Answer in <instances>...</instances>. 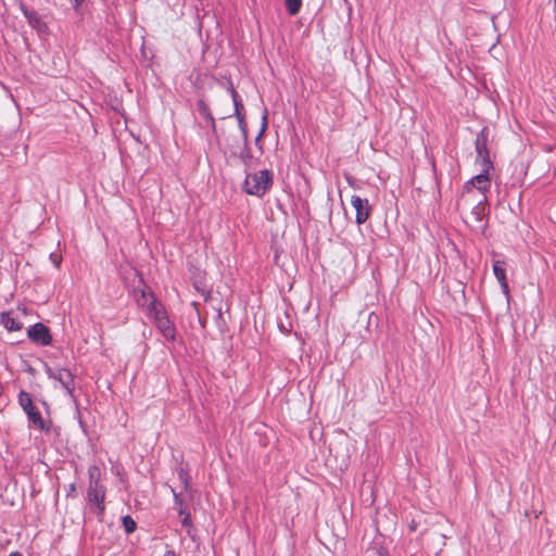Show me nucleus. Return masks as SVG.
Wrapping results in <instances>:
<instances>
[{
    "instance_id": "obj_1",
    "label": "nucleus",
    "mask_w": 556,
    "mask_h": 556,
    "mask_svg": "<svg viewBox=\"0 0 556 556\" xmlns=\"http://www.w3.org/2000/svg\"><path fill=\"white\" fill-rule=\"evenodd\" d=\"M105 495L106 488L101 483L100 468L97 465L89 466L86 500L99 521H102L105 513Z\"/></svg>"
},
{
    "instance_id": "obj_2",
    "label": "nucleus",
    "mask_w": 556,
    "mask_h": 556,
    "mask_svg": "<svg viewBox=\"0 0 556 556\" xmlns=\"http://www.w3.org/2000/svg\"><path fill=\"white\" fill-rule=\"evenodd\" d=\"M274 185V173L270 169H261L255 173H247L242 184V190L249 194L262 198Z\"/></svg>"
},
{
    "instance_id": "obj_3",
    "label": "nucleus",
    "mask_w": 556,
    "mask_h": 556,
    "mask_svg": "<svg viewBox=\"0 0 556 556\" xmlns=\"http://www.w3.org/2000/svg\"><path fill=\"white\" fill-rule=\"evenodd\" d=\"M17 403L26 415L29 427H34L45 433L50 432L52 425L51 420L48 422L45 421L41 413L34 404L31 395L27 391L20 390L17 394Z\"/></svg>"
},
{
    "instance_id": "obj_4",
    "label": "nucleus",
    "mask_w": 556,
    "mask_h": 556,
    "mask_svg": "<svg viewBox=\"0 0 556 556\" xmlns=\"http://www.w3.org/2000/svg\"><path fill=\"white\" fill-rule=\"evenodd\" d=\"M489 128L483 127L476 136L475 151H476V163L481 167L489 170L494 169V164L490 157V151L488 148L489 142Z\"/></svg>"
},
{
    "instance_id": "obj_5",
    "label": "nucleus",
    "mask_w": 556,
    "mask_h": 556,
    "mask_svg": "<svg viewBox=\"0 0 556 556\" xmlns=\"http://www.w3.org/2000/svg\"><path fill=\"white\" fill-rule=\"evenodd\" d=\"M26 332L27 338L38 346H49L53 343L50 328L41 321L30 325Z\"/></svg>"
},
{
    "instance_id": "obj_6",
    "label": "nucleus",
    "mask_w": 556,
    "mask_h": 556,
    "mask_svg": "<svg viewBox=\"0 0 556 556\" xmlns=\"http://www.w3.org/2000/svg\"><path fill=\"white\" fill-rule=\"evenodd\" d=\"M491 170L481 168V172L475 176H472L469 180H467L464 186V192H470L472 188H477L483 195L491 188Z\"/></svg>"
},
{
    "instance_id": "obj_7",
    "label": "nucleus",
    "mask_w": 556,
    "mask_h": 556,
    "mask_svg": "<svg viewBox=\"0 0 556 556\" xmlns=\"http://www.w3.org/2000/svg\"><path fill=\"white\" fill-rule=\"evenodd\" d=\"M351 205L355 210V223L358 226L365 224L368 220L372 210L368 199L353 194L351 197Z\"/></svg>"
},
{
    "instance_id": "obj_8",
    "label": "nucleus",
    "mask_w": 556,
    "mask_h": 556,
    "mask_svg": "<svg viewBox=\"0 0 556 556\" xmlns=\"http://www.w3.org/2000/svg\"><path fill=\"white\" fill-rule=\"evenodd\" d=\"M170 490L174 497V509L181 516V526L187 530V533L190 534V529L193 527L191 513L187 509L181 493L176 492L173 488H170Z\"/></svg>"
},
{
    "instance_id": "obj_9",
    "label": "nucleus",
    "mask_w": 556,
    "mask_h": 556,
    "mask_svg": "<svg viewBox=\"0 0 556 556\" xmlns=\"http://www.w3.org/2000/svg\"><path fill=\"white\" fill-rule=\"evenodd\" d=\"M489 214H490V208L486 204V197L483 195V199L478 201L471 210V216L473 217L475 222L477 223L476 228L482 233L488 228Z\"/></svg>"
},
{
    "instance_id": "obj_10",
    "label": "nucleus",
    "mask_w": 556,
    "mask_h": 556,
    "mask_svg": "<svg viewBox=\"0 0 556 556\" xmlns=\"http://www.w3.org/2000/svg\"><path fill=\"white\" fill-rule=\"evenodd\" d=\"M54 380L59 381L62 388L66 391V394L71 399H75L74 391H75V382H74V375L68 368H59L56 370V375L54 377Z\"/></svg>"
},
{
    "instance_id": "obj_11",
    "label": "nucleus",
    "mask_w": 556,
    "mask_h": 556,
    "mask_svg": "<svg viewBox=\"0 0 556 556\" xmlns=\"http://www.w3.org/2000/svg\"><path fill=\"white\" fill-rule=\"evenodd\" d=\"M154 325L165 340L172 342L176 340L177 330L168 314L155 321Z\"/></svg>"
},
{
    "instance_id": "obj_12",
    "label": "nucleus",
    "mask_w": 556,
    "mask_h": 556,
    "mask_svg": "<svg viewBox=\"0 0 556 556\" xmlns=\"http://www.w3.org/2000/svg\"><path fill=\"white\" fill-rule=\"evenodd\" d=\"M144 313L148 318L152 319L153 324L167 315L166 309L156 296H152V300L144 305Z\"/></svg>"
},
{
    "instance_id": "obj_13",
    "label": "nucleus",
    "mask_w": 556,
    "mask_h": 556,
    "mask_svg": "<svg viewBox=\"0 0 556 556\" xmlns=\"http://www.w3.org/2000/svg\"><path fill=\"white\" fill-rule=\"evenodd\" d=\"M232 157H237L245 166L250 167L253 161V153L250 142H242L241 147L232 148L230 151Z\"/></svg>"
},
{
    "instance_id": "obj_14",
    "label": "nucleus",
    "mask_w": 556,
    "mask_h": 556,
    "mask_svg": "<svg viewBox=\"0 0 556 556\" xmlns=\"http://www.w3.org/2000/svg\"><path fill=\"white\" fill-rule=\"evenodd\" d=\"M0 325L9 332L20 331L23 328V324L12 316L11 311L0 313Z\"/></svg>"
},
{
    "instance_id": "obj_15",
    "label": "nucleus",
    "mask_w": 556,
    "mask_h": 556,
    "mask_svg": "<svg viewBox=\"0 0 556 556\" xmlns=\"http://www.w3.org/2000/svg\"><path fill=\"white\" fill-rule=\"evenodd\" d=\"M267 128H268V111L266 108H264L263 114H262L261 127H260L258 134L256 135V137L254 139V144L257 147V149L261 152H263L262 139L264 138Z\"/></svg>"
},
{
    "instance_id": "obj_16",
    "label": "nucleus",
    "mask_w": 556,
    "mask_h": 556,
    "mask_svg": "<svg viewBox=\"0 0 556 556\" xmlns=\"http://www.w3.org/2000/svg\"><path fill=\"white\" fill-rule=\"evenodd\" d=\"M25 18L28 25L38 33H43L48 28L47 24L41 21V18L38 16V13L35 10H33L30 12V15H27Z\"/></svg>"
},
{
    "instance_id": "obj_17",
    "label": "nucleus",
    "mask_w": 556,
    "mask_h": 556,
    "mask_svg": "<svg viewBox=\"0 0 556 556\" xmlns=\"http://www.w3.org/2000/svg\"><path fill=\"white\" fill-rule=\"evenodd\" d=\"M233 116L236 118L245 117V110L239 93L232 90Z\"/></svg>"
},
{
    "instance_id": "obj_18",
    "label": "nucleus",
    "mask_w": 556,
    "mask_h": 556,
    "mask_svg": "<svg viewBox=\"0 0 556 556\" xmlns=\"http://www.w3.org/2000/svg\"><path fill=\"white\" fill-rule=\"evenodd\" d=\"M493 274L498 282L507 279L506 277V263L502 260H496L492 265Z\"/></svg>"
},
{
    "instance_id": "obj_19",
    "label": "nucleus",
    "mask_w": 556,
    "mask_h": 556,
    "mask_svg": "<svg viewBox=\"0 0 556 556\" xmlns=\"http://www.w3.org/2000/svg\"><path fill=\"white\" fill-rule=\"evenodd\" d=\"M140 283L143 285V288L139 289L138 292H139V296L137 299V303L138 305L140 306H144L147 305L146 302L149 300L151 301L152 300V296H155L154 293L149 290V288L146 286V282L143 280V278H140Z\"/></svg>"
},
{
    "instance_id": "obj_20",
    "label": "nucleus",
    "mask_w": 556,
    "mask_h": 556,
    "mask_svg": "<svg viewBox=\"0 0 556 556\" xmlns=\"http://www.w3.org/2000/svg\"><path fill=\"white\" fill-rule=\"evenodd\" d=\"M197 110L199 112V114L206 121H211L212 118H214L211 110H210V106L207 105V103L203 100V99H198L197 100Z\"/></svg>"
},
{
    "instance_id": "obj_21",
    "label": "nucleus",
    "mask_w": 556,
    "mask_h": 556,
    "mask_svg": "<svg viewBox=\"0 0 556 556\" xmlns=\"http://www.w3.org/2000/svg\"><path fill=\"white\" fill-rule=\"evenodd\" d=\"M121 521L126 534H131L137 530V522L130 515L122 516Z\"/></svg>"
},
{
    "instance_id": "obj_22",
    "label": "nucleus",
    "mask_w": 556,
    "mask_h": 556,
    "mask_svg": "<svg viewBox=\"0 0 556 556\" xmlns=\"http://www.w3.org/2000/svg\"><path fill=\"white\" fill-rule=\"evenodd\" d=\"M302 4V0H285L286 11L291 16L300 13Z\"/></svg>"
},
{
    "instance_id": "obj_23",
    "label": "nucleus",
    "mask_w": 556,
    "mask_h": 556,
    "mask_svg": "<svg viewBox=\"0 0 556 556\" xmlns=\"http://www.w3.org/2000/svg\"><path fill=\"white\" fill-rule=\"evenodd\" d=\"M237 122H238L239 130L241 132L242 142H250L247 118L245 117L237 118Z\"/></svg>"
},
{
    "instance_id": "obj_24",
    "label": "nucleus",
    "mask_w": 556,
    "mask_h": 556,
    "mask_svg": "<svg viewBox=\"0 0 556 556\" xmlns=\"http://www.w3.org/2000/svg\"><path fill=\"white\" fill-rule=\"evenodd\" d=\"M177 475L179 480L182 482L185 490L188 491V489L190 488L191 480L189 472L185 468L180 467L177 470Z\"/></svg>"
},
{
    "instance_id": "obj_25",
    "label": "nucleus",
    "mask_w": 556,
    "mask_h": 556,
    "mask_svg": "<svg viewBox=\"0 0 556 556\" xmlns=\"http://www.w3.org/2000/svg\"><path fill=\"white\" fill-rule=\"evenodd\" d=\"M75 417H76V419H77V421H78V426H79V428H80L81 432H83L86 437H88V433H89V432H88V426H87L86 421L83 419L81 414H80V412H79V409H78V408H76V415H75Z\"/></svg>"
},
{
    "instance_id": "obj_26",
    "label": "nucleus",
    "mask_w": 556,
    "mask_h": 556,
    "mask_svg": "<svg viewBox=\"0 0 556 556\" xmlns=\"http://www.w3.org/2000/svg\"><path fill=\"white\" fill-rule=\"evenodd\" d=\"M215 324L216 326L218 327L219 331L220 332H225V328H226V323L224 320V317H223V313H222V309L219 308L216 313V316H215Z\"/></svg>"
},
{
    "instance_id": "obj_27",
    "label": "nucleus",
    "mask_w": 556,
    "mask_h": 556,
    "mask_svg": "<svg viewBox=\"0 0 556 556\" xmlns=\"http://www.w3.org/2000/svg\"><path fill=\"white\" fill-rule=\"evenodd\" d=\"M500 283V287H501V290H502V293L506 296V300L507 302H509V299H510V291H509V286H508V281L507 279L505 280H502Z\"/></svg>"
},
{
    "instance_id": "obj_28",
    "label": "nucleus",
    "mask_w": 556,
    "mask_h": 556,
    "mask_svg": "<svg viewBox=\"0 0 556 556\" xmlns=\"http://www.w3.org/2000/svg\"><path fill=\"white\" fill-rule=\"evenodd\" d=\"M18 8H20L22 14L24 15V17H26L27 15H30V12L33 11L24 2H21Z\"/></svg>"
},
{
    "instance_id": "obj_29",
    "label": "nucleus",
    "mask_w": 556,
    "mask_h": 556,
    "mask_svg": "<svg viewBox=\"0 0 556 556\" xmlns=\"http://www.w3.org/2000/svg\"><path fill=\"white\" fill-rule=\"evenodd\" d=\"M49 258L50 261L54 264L55 267H59L60 266V258L55 255L54 252H51L49 254Z\"/></svg>"
},
{
    "instance_id": "obj_30",
    "label": "nucleus",
    "mask_w": 556,
    "mask_h": 556,
    "mask_svg": "<svg viewBox=\"0 0 556 556\" xmlns=\"http://www.w3.org/2000/svg\"><path fill=\"white\" fill-rule=\"evenodd\" d=\"M46 374L48 375L49 378L54 379L56 371H54L51 367L46 366Z\"/></svg>"
},
{
    "instance_id": "obj_31",
    "label": "nucleus",
    "mask_w": 556,
    "mask_h": 556,
    "mask_svg": "<svg viewBox=\"0 0 556 556\" xmlns=\"http://www.w3.org/2000/svg\"><path fill=\"white\" fill-rule=\"evenodd\" d=\"M201 279L199 277H195L194 280H193V286L194 288L198 290V291H201V288H200V285H201Z\"/></svg>"
},
{
    "instance_id": "obj_32",
    "label": "nucleus",
    "mask_w": 556,
    "mask_h": 556,
    "mask_svg": "<svg viewBox=\"0 0 556 556\" xmlns=\"http://www.w3.org/2000/svg\"><path fill=\"white\" fill-rule=\"evenodd\" d=\"M85 2V0H73V8L76 10L81 7V4Z\"/></svg>"
},
{
    "instance_id": "obj_33",
    "label": "nucleus",
    "mask_w": 556,
    "mask_h": 556,
    "mask_svg": "<svg viewBox=\"0 0 556 556\" xmlns=\"http://www.w3.org/2000/svg\"><path fill=\"white\" fill-rule=\"evenodd\" d=\"M227 90L230 93V97L232 98V90H236V89H235V86H233V84H232L230 78L228 79V88H227Z\"/></svg>"
},
{
    "instance_id": "obj_34",
    "label": "nucleus",
    "mask_w": 556,
    "mask_h": 556,
    "mask_svg": "<svg viewBox=\"0 0 556 556\" xmlns=\"http://www.w3.org/2000/svg\"><path fill=\"white\" fill-rule=\"evenodd\" d=\"M210 124V128L211 130L215 134L216 132V123H215V118H212L211 121L207 122Z\"/></svg>"
},
{
    "instance_id": "obj_35",
    "label": "nucleus",
    "mask_w": 556,
    "mask_h": 556,
    "mask_svg": "<svg viewBox=\"0 0 556 556\" xmlns=\"http://www.w3.org/2000/svg\"><path fill=\"white\" fill-rule=\"evenodd\" d=\"M163 556H178L174 549H167Z\"/></svg>"
},
{
    "instance_id": "obj_36",
    "label": "nucleus",
    "mask_w": 556,
    "mask_h": 556,
    "mask_svg": "<svg viewBox=\"0 0 556 556\" xmlns=\"http://www.w3.org/2000/svg\"><path fill=\"white\" fill-rule=\"evenodd\" d=\"M9 556H23V554L18 551L11 552Z\"/></svg>"
},
{
    "instance_id": "obj_37",
    "label": "nucleus",
    "mask_w": 556,
    "mask_h": 556,
    "mask_svg": "<svg viewBox=\"0 0 556 556\" xmlns=\"http://www.w3.org/2000/svg\"><path fill=\"white\" fill-rule=\"evenodd\" d=\"M199 324H200V326H201L202 328H204V327H205V321H204V320H202V318H201V316H200V315H199Z\"/></svg>"
},
{
    "instance_id": "obj_38",
    "label": "nucleus",
    "mask_w": 556,
    "mask_h": 556,
    "mask_svg": "<svg viewBox=\"0 0 556 556\" xmlns=\"http://www.w3.org/2000/svg\"><path fill=\"white\" fill-rule=\"evenodd\" d=\"M41 403H42V405L45 406V408H46V409H47V412H48V410H49V405H48V403H47L46 401H42Z\"/></svg>"
},
{
    "instance_id": "obj_39",
    "label": "nucleus",
    "mask_w": 556,
    "mask_h": 556,
    "mask_svg": "<svg viewBox=\"0 0 556 556\" xmlns=\"http://www.w3.org/2000/svg\"><path fill=\"white\" fill-rule=\"evenodd\" d=\"M277 207H278V210H280L281 212L286 213V212L282 210V205H281V203H280V202H278V203H277Z\"/></svg>"
},
{
    "instance_id": "obj_40",
    "label": "nucleus",
    "mask_w": 556,
    "mask_h": 556,
    "mask_svg": "<svg viewBox=\"0 0 556 556\" xmlns=\"http://www.w3.org/2000/svg\"><path fill=\"white\" fill-rule=\"evenodd\" d=\"M70 491H71V492H74V491H75V484H73V483L71 484V486H70Z\"/></svg>"
},
{
    "instance_id": "obj_41",
    "label": "nucleus",
    "mask_w": 556,
    "mask_h": 556,
    "mask_svg": "<svg viewBox=\"0 0 556 556\" xmlns=\"http://www.w3.org/2000/svg\"><path fill=\"white\" fill-rule=\"evenodd\" d=\"M554 1V10L556 11V0H553Z\"/></svg>"
}]
</instances>
